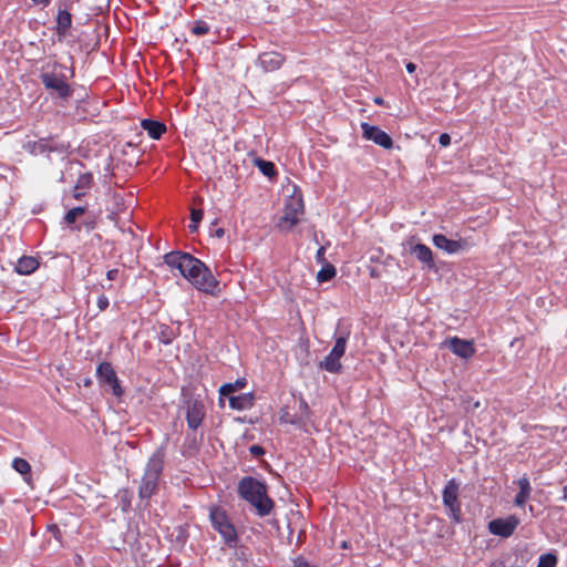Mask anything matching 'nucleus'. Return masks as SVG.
I'll return each instance as SVG.
<instances>
[{
	"mask_svg": "<svg viewBox=\"0 0 567 567\" xmlns=\"http://www.w3.org/2000/svg\"><path fill=\"white\" fill-rule=\"evenodd\" d=\"M285 60V56L279 52H265L259 56V63L266 72L280 69Z\"/></svg>",
	"mask_w": 567,
	"mask_h": 567,
	"instance_id": "nucleus-14",
	"label": "nucleus"
},
{
	"mask_svg": "<svg viewBox=\"0 0 567 567\" xmlns=\"http://www.w3.org/2000/svg\"><path fill=\"white\" fill-rule=\"evenodd\" d=\"M302 405L305 406V409H308V404L306 402H302Z\"/></svg>",
	"mask_w": 567,
	"mask_h": 567,
	"instance_id": "nucleus-50",
	"label": "nucleus"
},
{
	"mask_svg": "<svg viewBox=\"0 0 567 567\" xmlns=\"http://www.w3.org/2000/svg\"><path fill=\"white\" fill-rule=\"evenodd\" d=\"M49 532L52 533V535L54 536L55 539L61 542V530H60V528L56 525H50L49 526Z\"/></svg>",
	"mask_w": 567,
	"mask_h": 567,
	"instance_id": "nucleus-36",
	"label": "nucleus"
},
{
	"mask_svg": "<svg viewBox=\"0 0 567 567\" xmlns=\"http://www.w3.org/2000/svg\"><path fill=\"white\" fill-rule=\"evenodd\" d=\"M412 254L415 255V257L423 264H425L427 267L432 268L434 267V260H433V254L432 250L424 244H416L412 248Z\"/></svg>",
	"mask_w": 567,
	"mask_h": 567,
	"instance_id": "nucleus-19",
	"label": "nucleus"
},
{
	"mask_svg": "<svg viewBox=\"0 0 567 567\" xmlns=\"http://www.w3.org/2000/svg\"><path fill=\"white\" fill-rule=\"evenodd\" d=\"M336 276V268L332 265H327L317 275L319 282H324L332 279Z\"/></svg>",
	"mask_w": 567,
	"mask_h": 567,
	"instance_id": "nucleus-25",
	"label": "nucleus"
},
{
	"mask_svg": "<svg viewBox=\"0 0 567 567\" xmlns=\"http://www.w3.org/2000/svg\"><path fill=\"white\" fill-rule=\"evenodd\" d=\"M209 518L213 527L221 535L225 543L229 547H235L237 544V532L226 512L220 507L214 506L210 508Z\"/></svg>",
	"mask_w": 567,
	"mask_h": 567,
	"instance_id": "nucleus-5",
	"label": "nucleus"
},
{
	"mask_svg": "<svg viewBox=\"0 0 567 567\" xmlns=\"http://www.w3.org/2000/svg\"><path fill=\"white\" fill-rule=\"evenodd\" d=\"M97 307L101 311H104L109 307V299L106 296L101 295L97 299Z\"/></svg>",
	"mask_w": 567,
	"mask_h": 567,
	"instance_id": "nucleus-33",
	"label": "nucleus"
},
{
	"mask_svg": "<svg viewBox=\"0 0 567 567\" xmlns=\"http://www.w3.org/2000/svg\"><path fill=\"white\" fill-rule=\"evenodd\" d=\"M295 567H315L310 565L306 559L303 558H297L295 560Z\"/></svg>",
	"mask_w": 567,
	"mask_h": 567,
	"instance_id": "nucleus-37",
	"label": "nucleus"
},
{
	"mask_svg": "<svg viewBox=\"0 0 567 567\" xmlns=\"http://www.w3.org/2000/svg\"><path fill=\"white\" fill-rule=\"evenodd\" d=\"M255 398L252 393L229 396V405L234 410H248L252 408Z\"/></svg>",
	"mask_w": 567,
	"mask_h": 567,
	"instance_id": "nucleus-15",
	"label": "nucleus"
},
{
	"mask_svg": "<svg viewBox=\"0 0 567 567\" xmlns=\"http://www.w3.org/2000/svg\"><path fill=\"white\" fill-rule=\"evenodd\" d=\"M317 258H318V260H322L324 258V248L323 247L319 248V250L317 252Z\"/></svg>",
	"mask_w": 567,
	"mask_h": 567,
	"instance_id": "nucleus-43",
	"label": "nucleus"
},
{
	"mask_svg": "<svg viewBox=\"0 0 567 567\" xmlns=\"http://www.w3.org/2000/svg\"><path fill=\"white\" fill-rule=\"evenodd\" d=\"M174 339V333L167 326L161 327L159 341L164 344H169Z\"/></svg>",
	"mask_w": 567,
	"mask_h": 567,
	"instance_id": "nucleus-31",
	"label": "nucleus"
},
{
	"mask_svg": "<svg viewBox=\"0 0 567 567\" xmlns=\"http://www.w3.org/2000/svg\"><path fill=\"white\" fill-rule=\"evenodd\" d=\"M489 567H505L504 563L501 560L493 561Z\"/></svg>",
	"mask_w": 567,
	"mask_h": 567,
	"instance_id": "nucleus-45",
	"label": "nucleus"
},
{
	"mask_svg": "<svg viewBox=\"0 0 567 567\" xmlns=\"http://www.w3.org/2000/svg\"><path fill=\"white\" fill-rule=\"evenodd\" d=\"M164 259L167 266L179 270L197 290L212 296L217 295L219 281L202 260L181 251L168 252Z\"/></svg>",
	"mask_w": 567,
	"mask_h": 567,
	"instance_id": "nucleus-1",
	"label": "nucleus"
},
{
	"mask_svg": "<svg viewBox=\"0 0 567 567\" xmlns=\"http://www.w3.org/2000/svg\"><path fill=\"white\" fill-rule=\"evenodd\" d=\"M416 70V65L413 62L406 63V71L413 73Z\"/></svg>",
	"mask_w": 567,
	"mask_h": 567,
	"instance_id": "nucleus-42",
	"label": "nucleus"
},
{
	"mask_svg": "<svg viewBox=\"0 0 567 567\" xmlns=\"http://www.w3.org/2000/svg\"><path fill=\"white\" fill-rule=\"evenodd\" d=\"M85 212H86V207H82V206H80V207H74V208L70 209V210L65 214V216H64V220H65V223H66V224H70V225H71V224L75 223V221H76V219H78L79 217H81L82 215H84V214H85Z\"/></svg>",
	"mask_w": 567,
	"mask_h": 567,
	"instance_id": "nucleus-23",
	"label": "nucleus"
},
{
	"mask_svg": "<svg viewBox=\"0 0 567 567\" xmlns=\"http://www.w3.org/2000/svg\"><path fill=\"white\" fill-rule=\"evenodd\" d=\"M305 214V204L301 194H293L285 203L284 214L278 226L286 231L291 230Z\"/></svg>",
	"mask_w": 567,
	"mask_h": 567,
	"instance_id": "nucleus-4",
	"label": "nucleus"
},
{
	"mask_svg": "<svg viewBox=\"0 0 567 567\" xmlns=\"http://www.w3.org/2000/svg\"><path fill=\"white\" fill-rule=\"evenodd\" d=\"M12 467L20 474L22 475H28L30 476V473H31V465L29 464V462L24 458H21V457H17L13 460L12 462ZM25 481L27 482H30V477H25Z\"/></svg>",
	"mask_w": 567,
	"mask_h": 567,
	"instance_id": "nucleus-22",
	"label": "nucleus"
},
{
	"mask_svg": "<svg viewBox=\"0 0 567 567\" xmlns=\"http://www.w3.org/2000/svg\"><path fill=\"white\" fill-rule=\"evenodd\" d=\"M231 384L235 385V390L237 391V390H240L241 388H244L245 382L237 380L235 383H231Z\"/></svg>",
	"mask_w": 567,
	"mask_h": 567,
	"instance_id": "nucleus-44",
	"label": "nucleus"
},
{
	"mask_svg": "<svg viewBox=\"0 0 567 567\" xmlns=\"http://www.w3.org/2000/svg\"><path fill=\"white\" fill-rule=\"evenodd\" d=\"M39 268V261L35 257L23 256L16 266V271L20 275H31Z\"/></svg>",
	"mask_w": 567,
	"mask_h": 567,
	"instance_id": "nucleus-16",
	"label": "nucleus"
},
{
	"mask_svg": "<svg viewBox=\"0 0 567 567\" xmlns=\"http://www.w3.org/2000/svg\"><path fill=\"white\" fill-rule=\"evenodd\" d=\"M203 210L202 209H195L193 208L192 212H190V225L188 226L189 230L192 233L196 231L197 228H198V223L202 220L203 218Z\"/></svg>",
	"mask_w": 567,
	"mask_h": 567,
	"instance_id": "nucleus-30",
	"label": "nucleus"
},
{
	"mask_svg": "<svg viewBox=\"0 0 567 567\" xmlns=\"http://www.w3.org/2000/svg\"><path fill=\"white\" fill-rule=\"evenodd\" d=\"M238 493L256 508L259 516L269 515L274 508V501L267 495L266 485L254 477H244L238 484Z\"/></svg>",
	"mask_w": 567,
	"mask_h": 567,
	"instance_id": "nucleus-2",
	"label": "nucleus"
},
{
	"mask_svg": "<svg viewBox=\"0 0 567 567\" xmlns=\"http://www.w3.org/2000/svg\"><path fill=\"white\" fill-rule=\"evenodd\" d=\"M84 195H85L84 189H78V188L74 186V189H73V197H74L75 199H81Z\"/></svg>",
	"mask_w": 567,
	"mask_h": 567,
	"instance_id": "nucleus-39",
	"label": "nucleus"
},
{
	"mask_svg": "<svg viewBox=\"0 0 567 567\" xmlns=\"http://www.w3.org/2000/svg\"><path fill=\"white\" fill-rule=\"evenodd\" d=\"M92 183H93V177L90 173H85V174H82L79 176L76 183H75V187L78 189H89L91 188L92 186Z\"/></svg>",
	"mask_w": 567,
	"mask_h": 567,
	"instance_id": "nucleus-27",
	"label": "nucleus"
},
{
	"mask_svg": "<svg viewBox=\"0 0 567 567\" xmlns=\"http://www.w3.org/2000/svg\"><path fill=\"white\" fill-rule=\"evenodd\" d=\"M192 32L197 37L205 35L209 32V25L203 20H197L192 27Z\"/></svg>",
	"mask_w": 567,
	"mask_h": 567,
	"instance_id": "nucleus-29",
	"label": "nucleus"
},
{
	"mask_svg": "<svg viewBox=\"0 0 567 567\" xmlns=\"http://www.w3.org/2000/svg\"><path fill=\"white\" fill-rule=\"evenodd\" d=\"M163 466L161 456L154 455L148 460L138 488V496L142 499H150L158 491Z\"/></svg>",
	"mask_w": 567,
	"mask_h": 567,
	"instance_id": "nucleus-3",
	"label": "nucleus"
},
{
	"mask_svg": "<svg viewBox=\"0 0 567 567\" xmlns=\"http://www.w3.org/2000/svg\"><path fill=\"white\" fill-rule=\"evenodd\" d=\"M517 484L519 486V492L515 496L514 503L516 506L522 507L525 505L526 501L529 498L532 487L529 484V480L526 476L520 477L518 480Z\"/></svg>",
	"mask_w": 567,
	"mask_h": 567,
	"instance_id": "nucleus-18",
	"label": "nucleus"
},
{
	"mask_svg": "<svg viewBox=\"0 0 567 567\" xmlns=\"http://www.w3.org/2000/svg\"><path fill=\"white\" fill-rule=\"evenodd\" d=\"M563 499L567 501V485L563 488Z\"/></svg>",
	"mask_w": 567,
	"mask_h": 567,
	"instance_id": "nucleus-47",
	"label": "nucleus"
},
{
	"mask_svg": "<svg viewBox=\"0 0 567 567\" xmlns=\"http://www.w3.org/2000/svg\"><path fill=\"white\" fill-rule=\"evenodd\" d=\"M480 405H481V404H480V402H478V401H476V402L474 403V405H473V406L476 409V408H478Z\"/></svg>",
	"mask_w": 567,
	"mask_h": 567,
	"instance_id": "nucleus-49",
	"label": "nucleus"
},
{
	"mask_svg": "<svg viewBox=\"0 0 567 567\" xmlns=\"http://www.w3.org/2000/svg\"><path fill=\"white\" fill-rule=\"evenodd\" d=\"M96 377L101 384H105L111 388L113 395L116 398H121L124 394V390L121 386L116 372L110 362H102L99 364L96 369Z\"/></svg>",
	"mask_w": 567,
	"mask_h": 567,
	"instance_id": "nucleus-6",
	"label": "nucleus"
},
{
	"mask_svg": "<svg viewBox=\"0 0 567 567\" xmlns=\"http://www.w3.org/2000/svg\"><path fill=\"white\" fill-rule=\"evenodd\" d=\"M224 233H225V231H224V229H223V228H219V229H217V230H216V236H217V237H223V236H224Z\"/></svg>",
	"mask_w": 567,
	"mask_h": 567,
	"instance_id": "nucleus-46",
	"label": "nucleus"
},
{
	"mask_svg": "<svg viewBox=\"0 0 567 567\" xmlns=\"http://www.w3.org/2000/svg\"><path fill=\"white\" fill-rule=\"evenodd\" d=\"M118 276V269H111L106 272V278L109 280H115Z\"/></svg>",
	"mask_w": 567,
	"mask_h": 567,
	"instance_id": "nucleus-38",
	"label": "nucleus"
},
{
	"mask_svg": "<svg viewBox=\"0 0 567 567\" xmlns=\"http://www.w3.org/2000/svg\"><path fill=\"white\" fill-rule=\"evenodd\" d=\"M460 484L455 478L447 482L443 491V503L451 511L455 520H458L461 514V504L458 502Z\"/></svg>",
	"mask_w": 567,
	"mask_h": 567,
	"instance_id": "nucleus-8",
	"label": "nucleus"
},
{
	"mask_svg": "<svg viewBox=\"0 0 567 567\" xmlns=\"http://www.w3.org/2000/svg\"><path fill=\"white\" fill-rule=\"evenodd\" d=\"M206 415L205 405L199 400H190L187 402L186 420L190 429H198Z\"/></svg>",
	"mask_w": 567,
	"mask_h": 567,
	"instance_id": "nucleus-11",
	"label": "nucleus"
},
{
	"mask_svg": "<svg viewBox=\"0 0 567 567\" xmlns=\"http://www.w3.org/2000/svg\"><path fill=\"white\" fill-rule=\"evenodd\" d=\"M281 420L284 422L291 423V424H296L297 423L296 420L289 417L288 413L282 414L281 415Z\"/></svg>",
	"mask_w": 567,
	"mask_h": 567,
	"instance_id": "nucleus-41",
	"label": "nucleus"
},
{
	"mask_svg": "<svg viewBox=\"0 0 567 567\" xmlns=\"http://www.w3.org/2000/svg\"><path fill=\"white\" fill-rule=\"evenodd\" d=\"M557 556L554 554H544L539 557L537 567H556Z\"/></svg>",
	"mask_w": 567,
	"mask_h": 567,
	"instance_id": "nucleus-28",
	"label": "nucleus"
},
{
	"mask_svg": "<svg viewBox=\"0 0 567 567\" xmlns=\"http://www.w3.org/2000/svg\"><path fill=\"white\" fill-rule=\"evenodd\" d=\"M249 451H250L251 455H254L256 457H259L265 454V450L260 445H251Z\"/></svg>",
	"mask_w": 567,
	"mask_h": 567,
	"instance_id": "nucleus-34",
	"label": "nucleus"
},
{
	"mask_svg": "<svg viewBox=\"0 0 567 567\" xmlns=\"http://www.w3.org/2000/svg\"><path fill=\"white\" fill-rule=\"evenodd\" d=\"M340 359L341 357H334L333 352L330 351V353L320 363V367L329 372L337 373L342 368Z\"/></svg>",
	"mask_w": 567,
	"mask_h": 567,
	"instance_id": "nucleus-21",
	"label": "nucleus"
},
{
	"mask_svg": "<svg viewBox=\"0 0 567 567\" xmlns=\"http://www.w3.org/2000/svg\"><path fill=\"white\" fill-rule=\"evenodd\" d=\"M433 244L449 254H455L468 247L466 239L452 240L441 234L433 236Z\"/></svg>",
	"mask_w": 567,
	"mask_h": 567,
	"instance_id": "nucleus-13",
	"label": "nucleus"
},
{
	"mask_svg": "<svg viewBox=\"0 0 567 567\" xmlns=\"http://www.w3.org/2000/svg\"><path fill=\"white\" fill-rule=\"evenodd\" d=\"M47 90L54 92L59 97L66 99L72 95V89L66 83L63 75L53 72H45L40 75Z\"/></svg>",
	"mask_w": 567,
	"mask_h": 567,
	"instance_id": "nucleus-7",
	"label": "nucleus"
},
{
	"mask_svg": "<svg viewBox=\"0 0 567 567\" xmlns=\"http://www.w3.org/2000/svg\"><path fill=\"white\" fill-rule=\"evenodd\" d=\"M361 128L365 140L373 141L385 150H390L393 146L391 136L378 126L364 122L361 124Z\"/></svg>",
	"mask_w": 567,
	"mask_h": 567,
	"instance_id": "nucleus-10",
	"label": "nucleus"
},
{
	"mask_svg": "<svg viewBox=\"0 0 567 567\" xmlns=\"http://www.w3.org/2000/svg\"><path fill=\"white\" fill-rule=\"evenodd\" d=\"M519 519L515 515L506 518H496L488 523V529L493 535L501 537H509L514 534Z\"/></svg>",
	"mask_w": 567,
	"mask_h": 567,
	"instance_id": "nucleus-9",
	"label": "nucleus"
},
{
	"mask_svg": "<svg viewBox=\"0 0 567 567\" xmlns=\"http://www.w3.org/2000/svg\"><path fill=\"white\" fill-rule=\"evenodd\" d=\"M141 126L154 140L161 138V136L166 132L165 124L154 120H143L141 122Z\"/></svg>",
	"mask_w": 567,
	"mask_h": 567,
	"instance_id": "nucleus-17",
	"label": "nucleus"
},
{
	"mask_svg": "<svg viewBox=\"0 0 567 567\" xmlns=\"http://www.w3.org/2000/svg\"><path fill=\"white\" fill-rule=\"evenodd\" d=\"M444 344L451 349V351L462 359H470L475 353V348L473 341L460 339L457 337H452L447 339Z\"/></svg>",
	"mask_w": 567,
	"mask_h": 567,
	"instance_id": "nucleus-12",
	"label": "nucleus"
},
{
	"mask_svg": "<svg viewBox=\"0 0 567 567\" xmlns=\"http://www.w3.org/2000/svg\"><path fill=\"white\" fill-rule=\"evenodd\" d=\"M348 336H340L337 338L334 347L331 352H333L334 357H341L344 354L346 346H347Z\"/></svg>",
	"mask_w": 567,
	"mask_h": 567,
	"instance_id": "nucleus-26",
	"label": "nucleus"
},
{
	"mask_svg": "<svg viewBox=\"0 0 567 567\" xmlns=\"http://www.w3.org/2000/svg\"><path fill=\"white\" fill-rule=\"evenodd\" d=\"M374 102L379 105H382L383 104V99L382 97H375L374 99Z\"/></svg>",
	"mask_w": 567,
	"mask_h": 567,
	"instance_id": "nucleus-48",
	"label": "nucleus"
},
{
	"mask_svg": "<svg viewBox=\"0 0 567 567\" xmlns=\"http://www.w3.org/2000/svg\"><path fill=\"white\" fill-rule=\"evenodd\" d=\"M256 164L265 176L271 177L276 174L274 163L258 158Z\"/></svg>",
	"mask_w": 567,
	"mask_h": 567,
	"instance_id": "nucleus-24",
	"label": "nucleus"
},
{
	"mask_svg": "<svg viewBox=\"0 0 567 567\" xmlns=\"http://www.w3.org/2000/svg\"><path fill=\"white\" fill-rule=\"evenodd\" d=\"M72 23V16L66 10H61L56 18V30L59 35H65Z\"/></svg>",
	"mask_w": 567,
	"mask_h": 567,
	"instance_id": "nucleus-20",
	"label": "nucleus"
},
{
	"mask_svg": "<svg viewBox=\"0 0 567 567\" xmlns=\"http://www.w3.org/2000/svg\"><path fill=\"white\" fill-rule=\"evenodd\" d=\"M439 143L442 146H449L450 143H451V136L447 133L441 134L440 137H439Z\"/></svg>",
	"mask_w": 567,
	"mask_h": 567,
	"instance_id": "nucleus-35",
	"label": "nucleus"
},
{
	"mask_svg": "<svg viewBox=\"0 0 567 567\" xmlns=\"http://www.w3.org/2000/svg\"><path fill=\"white\" fill-rule=\"evenodd\" d=\"M33 2V4L35 6H43V7H47L51 0H31Z\"/></svg>",
	"mask_w": 567,
	"mask_h": 567,
	"instance_id": "nucleus-40",
	"label": "nucleus"
},
{
	"mask_svg": "<svg viewBox=\"0 0 567 567\" xmlns=\"http://www.w3.org/2000/svg\"><path fill=\"white\" fill-rule=\"evenodd\" d=\"M234 392H236V390L235 385H233L231 383H226L221 385L219 389V393L221 396H231Z\"/></svg>",
	"mask_w": 567,
	"mask_h": 567,
	"instance_id": "nucleus-32",
	"label": "nucleus"
}]
</instances>
